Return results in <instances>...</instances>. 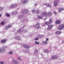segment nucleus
Segmentation results:
<instances>
[{
    "instance_id": "21",
    "label": "nucleus",
    "mask_w": 64,
    "mask_h": 64,
    "mask_svg": "<svg viewBox=\"0 0 64 64\" xmlns=\"http://www.w3.org/2000/svg\"><path fill=\"white\" fill-rule=\"evenodd\" d=\"M17 13L16 12H12V15H16Z\"/></svg>"
},
{
    "instance_id": "3",
    "label": "nucleus",
    "mask_w": 64,
    "mask_h": 64,
    "mask_svg": "<svg viewBox=\"0 0 64 64\" xmlns=\"http://www.w3.org/2000/svg\"><path fill=\"white\" fill-rule=\"evenodd\" d=\"M40 28V24L39 23H37L36 24L35 28L36 29H39Z\"/></svg>"
},
{
    "instance_id": "44",
    "label": "nucleus",
    "mask_w": 64,
    "mask_h": 64,
    "mask_svg": "<svg viewBox=\"0 0 64 64\" xmlns=\"http://www.w3.org/2000/svg\"><path fill=\"white\" fill-rule=\"evenodd\" d=\"M54 14H55V15H56V14H57V13L56 12H54Z\"/></svg>"
},
{
    "instance_id": "14",
    "label": "nucleus",
    "mask_w": 64,
    "mask_h": 64,
    "mask_svg": "<svg viewBox=\"0 0 64 64\" xmlns=\"http://www.w3.org/2000/svg\"><path fill=\"white\" fill-rule=\"evenodd\" d=\"M6 40L5 39L3 40H2L1 42H0L1 43H4L6 42Z\"/></svg>"
},
{
    "instance_id": "31",
    "label": "nucleus",
    "mask_w": 64,
    "mask_h": 64,
    "mask_svg": "<svg viewBox=\"0 0 64 64\" xmlns=\"http://www.w3.org/2000/svg\"><path fill=\"white\" fill-rule=\"evenodd\" d=\"M1 24L2 25H4L5 23H4V22H2L1 23Z\"/></svg>"
},
{
    "instance_id": "35",
    "label": "nucleus",
    "mask_w": 64,
    "mask_h": 64,
    "mask_svg": "<svg viewBox=\"0 0 64 64\" xmlns=\"http://www.w3.org/2000/svg\"><path fill=\"white\" fill-rule=\"evenodd\" d=\"M35 44H39V43L36 41L35 42Z\"/></svg>"
},
{
    "instance_id": "52",
    "label": "nucleus",
    "mask_w": 64,
    "mask_h": 64,
    "mask_svg": "<svg viewBox=\"0 0 64 64\" xmlns=\"http://www.w3.org/2000/svg\"><path fill=\"white\" fill-rule=\"evenodd\" d=\"M63 42H64V41H63Z\"/></svg>"
},
{
    "instance_id": "9",
    "label": "nucleus",
    "mask_w": 64,
    "mask_h": 64,
    "mask_svg": "<svg viewBox=\"0 0 64 64\" xmlns=\"http://www.w3.org/2000/svg\"><path fill=\"white\" fill-rule=\"evenodd\" d=\"M52 25H51L50 26H48L47 28V29H48V30H50V29H51L52 28Z\"/></svg>"
},
{
    "instance_id": "16",
    "label": "nucleus",
    "mask_w": 64,
    "mask_h": 64,
    "mask_svg": "<svg viewBox=\"0 0 64 64\" xmlns=\"http://www.w3.org/2000/svg\"><path fill=\"white\" fill-rule=\"evenodd\" d=\"M43 16H38V19H43Z\"/></svg>"
},
{
    "instance_id": "27",
    "label": "nucleus",
    "mask_w": 64,
    "mask_h": 64,
    "mask_svg": "<svg viewBox=\"0 0 64 64\" xmlns=\"http://www.w3.org/2000/svg\"><path fill=\"white\" fill-rule=\"evenodd\" d=\"M42 43L43 44H47V42H46V41H43L42 42Z\"/></svg>"
},
{
    "instance_id": "18",
    "label": "nucleus",
    "mask_w": 64,
    "mask_h": 64,
    "mask_svg": "<svg viewBox=\"0 0 64 64\" xmlns=\"http://www.w3.org/2000/svg\"><path fill=\"white\" fill-rule=\"evenodd\" d=\"M60 21L59 20H57L56 22V24H60Z\"/></svg>"
},
{
    "instance_id": "42",
    "label": "nucleus",
    "mask_w": 64,
    "mask_h": 64,
    "mask_svg": "<svg viewBox=\"0 0 64 64\" xmlns=\"http://www.w3.org/2000/svg\"><path fill=\"white\" fill-rule=\"evenodd\" d=\"M46 25V24H45V22H44V24H43L42 26H45Z\"/></svg>"
},
{
    "instance_id": "4",
    "label": "nucleus",
    "mask_w": 64,
    "mask_h": 64,
    "mask_svg": "<svg viewBox=\"0 0 64 64\" xmlns=\"http://www.w3.org/2000/svg\"><path fill=\"white\" fill-rule=\"evenodd\" d=\"M45 5L47 6L48 7H50V8H51L52 7V5L51 4H50L46 3L45 4Z\"/></svg>"
},
{
    "instance_id": "5",
    "label": "nucleus",
    "mask_w": 64,
    "mask_h": 64,
    "mask_svg": "<svg viewBox=\"0 0 64 64\" xmlns=\"http://www.w3.org/2000/svg\"><path fill=\"white\" fill-rule=\"evenodd\" d=\"M57 0H54V5L55 7L57 6Z\"/></svg>"
},
{
    "instance_id": "13",
    "label": "nucleus",
    "mask_w": 64,
    "mask_h": 64,
    "mask_svg": "<svg viewBox=\"0 0 64 64\" xmlns=\"http://www.w3.org/2000/svg\"><path fill=\"white\" fill-rule=\"evenodd\" d=\"M52 58L53 59H56L57 58V57L56 56H53L52 57Z\"/></svg>"
},
{
    "instance_id": "12",
    "label": "nucleus",
    "mask_w": 64,
    "mask_h": 64,
    "mask_svg": "<svg viewBox=\"0 0 64 64\" xmlns=\"http://www.w3.org/2000/svg\"><path fill=\"white\" fill-rule=\"evenodd\" d=\"M28 12V10H24V11L23 12V13L24 14H26V13H27V12Z\"/></svg>"
},
{
    "instance_id": "6",
    "label": "nucleus",
    "mask_w": 64,
    "mask_h": 64,
    "mask_svg": "<svg viewBox=\"0 0 64 64\" xmlns=\"http://www.w3.org/2000/svg\"><path fill=\"white\" fill-rule=\"evenodd\" d=\"M42 14L43 16H47L48 14L46 12H43L42 13Z\"/></svg>"
},
{
    "instance_id": "23",
    "label": "nucleus",
    "mask_w": 64,
    "mask_h": 64,
    "mask_svg": "<svg viewBox=\"0 0 64 64\" xmlns=\"http://www.w3.org/2000/svg\"><path fill=\"white\" fill-rule=\"evenodd\" d=\"M40 12V10H39L37 9L36 10V13H37V14H39V12Z\"/></svg>"
},
{
    "instance_id": "36",
    "label": "nucleus",
    "mask_w": 64,
    "mask_h": 64,
    "mask_svg": "<svg viewBox=\"0 0 64 64\" xmlns=\"http://www.w3.org/2000/svg\"><path fill=\"white\" fill-rule=\"evenodd\" d=\"M37 52H38V50H36L34 51V52L35 53H37Z\"/></svg>"
},
{
    "instance_id": "43",
    "label": "nucleus",
    "mask_w": 64,
    "mask_h": 64,
    "mask_svg": "<svg viewBox=\"0 0 64 64\" xmlns=\"http://www.w3.org/2000/svg\"><path fill=\"white\" fill-rule=\"evenodd\" d=\"M32 12L34 13H35V10H32Z\"/></svg>"
},
{
    "instance_id": "24",
    "label": "nucleus",
    "mask_w": 64,
    "mask_h": 64,
    "mask_svg": "<svg viewBox=\"0 0 64 64\" xmlns=\"http://www.w3.org/2000/svg\"><path fill=\"white\" fill-rule=\"evenodd\" d=\"M45 22L46 24L47 25H48L50 23L49 22Z\"/></svg>"
},
{
    "instance_id": "22",
    "label": "nucleus",
    "mask_w": 64,
    "mask_h": 64,
    "mask_svg": "<svg viewBox=\"0 0 64 64\" xmlns=\"http://www.w3.org/2000/svg\"><path fill=\"white\" fill-rule=\"evenodd\" d=\"M16 40H19L20 39V37L19 36H16Z\"/></svg>"
},
{
    "instance_id": "32",
    "label": "nucleus",
    "mask_w": 64,
    "mask_h": 64,
    "mask_svg": "<svg viewBox=\"0 0 64 64\" xmlns=\"http://www.w3.org/2000/svg\"><path fill=\"white\" fill-rule=\"evenodd\" d=\"M4 64V62L3 61H1L0 62V64Z\"/></svg>"
},
{
    "instance_id": "25",
    "label": "nucleus",
    "mask_w": 64,
    "mask_h": 64,
    "mask_svg": "<svg viewBox=\"0 0 64 64\" xmlns=\"http://www.w3.org/2000/svg\"><path fill=\"white\" fill-rule=\"evenodd\" d=\"M48 16H51L52 15V13L50 12H49L48 13Z\"/></svg>"
},
{
    "instance_id": "50",
    "label": "nucleus",
    "mask_w": 64,
    "mask_h": 64,
    "mask_svg": "<svg viewBox=\"0 0 64 64\" xmlns=\"http://www.w3.org/2000/svg\"><path fill=\"white\" fill-rule=\"evenodd\" d=\"M24 20H26H26H27V19H25V18H24Z\"/></svg>"
},
{
    "instance_id": "33",
    "label": "nucleus",
    "mask_w": 64,
    "mask_h": 64,
    "mask_svg": "<svg viewBox=\"0 0 64 64\" xmlns=\"http://www.w3.org/2000/svg\"><path fill=\"white\" fill-rule=\"evenodd\" d=\"M3 9V8L2 7H0V11H2Z\"/></svg>"
},
{
    "instance_id": "41",
    "label": "nucleus",
    "mask_w": 64,
    "mask_h": 64,
    "mask_svg": "<svg viewBox=\"0 0 64 64\" xmlns=\"http://www.w3.org/2000/svg\"><path fill=\"white\" fill-rule=\"evenodd\" d=\"M6 29H9V27L8 26H6Z\"/></svg>"
},
{
    "instance_id": "17",
    "label": "nucleus",
    "mask_w": 64,
    "mask_h": 64,
    "mask_svg": "<svg viewBox=\"0 0 64 64\" xmlns=\"http://www.w3.org/2000/svg\"><path fill=\"white\" fill-rule=\"evenodd\" d=\"M22 17H23V15L22 14L20 15V16L18 17V18L19 19H21Z\"/></svg>"
},
{
    "instance_id": "28",
    "label": "nucleus",
    "mask_w": 64,
    "mask_h": 64,
    "mask_svg": "<svg viewBox=\"0 0 64 64\" xmlns=\"http://www.w3.org/2000/svg\"><path fill=\"white\" fill-rule=\"evenodd\" d=\"M14 6L13 5V4L11 6H10V8H14Z\"/></svg>"
},
{
    "instance_id": "38",
    "label": "nucleus",
    "mask_w": 64,
    "mask_h": 64,
    "mask_svg": "<svg viewBox=\"0 0 64 64\" xmlns=\"http://www.w3.org/2000/svg\"><path fill=\"white\" fill-rule=\"evenodd\" d=\"M9 54H13V52H9Z\"/></svg>"
},
{
    "instance_id": "45",
    "label": "nucleus",
    "mask_w": 64,
    "mask_h": 64,
    "mask_svg": "<svg viewBox=\"0 0 64 64\" xmlns=\"http://www.w3.org/2000/svg\"><path fill=\"white\" fill-rule=\"evenodd\" d=\"M27 32V30H26L25 32H23V33H26V32Z\"/></svg>"
},
{
    "instance_id": "37",
    "label": "nucleus",
    "mask_w": 64,
    "mask_h": 64,
    "mask_svg": "<svg viewBox=\"0 0 64 64\" xmlns=\"http://www.w3.org/2000/svg\"><path fill=\"white\" fill-rule=\"evenodd\" d=\"M8 26V28H10L12 27V26L10 25H9Z\"/></svg>"
},
{
    "instance_id": "19",
    "label": "nucleus",
    "mask_w": 64,
    "mask_h": 64,
    "mask_svg": "<svg viewBox=\"0 0 64 64\" xmlns=\"http://www.w3.org/2000/svg\"><path fill=\"white\" fill-rule=\"evenodd\" d=\"M49 23H52V18H50L49 20Z\"/></svg>"
},
{
    "instance_id": "8",
    "label": "nucleus",
    "mask_w": 64,
    "mask_h": 64,
    "mask_svg": "<svg viewBox=\"0 0 64 64\" xmlns=\"http://www.w3.org/2000/svg\"><path fill=\"white\" fill-rule=\"evenodd\" d=\"M12 61L13 62H14V64H18V61H17V60H15L13 59L12 60Z\"/></svg>"
},
{
    "instance_id": "11",
    "label": "nucleus",
    "mask_w": 64,
    "mask_h": 64,
    "mask_svg": "<svg viewBox=\"0 0 64 64\" xmlns=\"http://www.w3.org/2000/svg\"><path fill=\"white\" fill-rule=\"evenodd\" d=\"M62 32H61L60 31H58L57 32H56L55 34H60Z\"/></svg>"
},
{
    "instance_id": "34",
    "label": "nucleus",
    "mask_w": 64,
    "mask_h": 64,
    "mask_svg": "<svg viewBox=\"0 0 64 64\" xmlns=\"http://www.w3.org/2000/svg\"><path fill=\"white\" fill-rule=\"evenodd\" d=\"M6 15L7 17H9L10 16V15L8 14H6Z\"/></svg>"
},
{
    "instance_id": "15",
    "label": "nucleus",
    "mask_w": 64,
    "mask_h": 64,
    "mask_svg": "<svg viewBox=\"0 0 64 64\" xmlns=\"http://www.w3.org/2000/svg\"><path fill=\"white\" fill-rule=\"evenodd\" d=\"M64 10V8H60L58 10V12H61L62 11H63V10Z\"/></svg>"
},
{
    "instance_id": "2",
    "label": "nucleus",
    "mask_w": 64,
    "mask_h": 64,
    "mask_svg": "<svg viewBox=\"0 0 64 64\" xmlns=\"http://www.w3.org/2000/svg\"><path fill=\"white\" fill-rule=\"evenodd\" d=\"M64 28V24H62L60 25L58 27V29L59 30H61L63 29Z\"/></svg>"
},
{
    "instance_id": "51",
    "label": "nucleus",
    "mask_w": 64,
    "mask_h": 64,
    "mask_svg": "<svg viewBox=\"0 0 64 64\" xmlns=\"http://www.w3.org/2000/svg\"><path fill=\"white\" fill-rule=\"evenodd\" d=\"M24 27H25V26H23L22 27H23V28H24Z\"/></svg>"
},
{
    "instance_id": "48",
    "label": "nucleus",
    "mask_w": 64,
    "mask_h": 64,
    "mask_svg": "<svg viewBox=\"0 0 64 64\" xmlns=\"http://www.w3.org/2000/svg\"><path fill=\"white\" fill-rule=\"evenodd\" d=\"M2 16V15L1 14H0V17H1Z\"/></svg>"
},
{
    "instance_id": "26",
    "label": "nucleus",
    "mask_w": 64,
    "mask_h": 64,
    "mask_svg": "<svg viewBox=\"0 0 64 64\" xmlns=\"http://www.w3.org/2000/svg\"><path fill=\"white\" fill-rule=\"evenodd\" d=\"M23 52H25L26 53H28V52H29V51L28 50H27L25 51V50H23Z\"/></svg>"
},
{
    "instance_id": "10",
    "label": "nucleus",
    "mask_w": 64,
    "mask_h": 64,
    "mask_svg": "<svg viewBox=\"0 0 64 64\" xmlns=\"http://www.w3.org/2000/svg\"><path fill=\"white\" fill-rule=\"evenodd\" d=\"M27 1V0H22L21 2L22 4H24L25 3H26Z\"/></svg>"
},
{
    "instance_id": "20",
    "label": "nucleus",
    "mask_w": 64,
    "mask_h": 64,
    "mask_svg": "<svg viewBox=\"0 0 64 64\" xmlns=\"http://www.w3.org/2000/svg\"><path fill=\"white\" fill-rule=\"evenodd\" d=\"M43 36L42 35H39L38 36V37L39 38H41L42 37H43Z\"/></svg>"
},
{
    "instance_id": "7",
    "label": "nucleus",
    "mask_w": 64,
    "mask_h": 64,
    "mask_svg": "<svg viewBox=\"0 0 64 64\" xmlns=\"http://www.w3.org/2000/svg\"><path fill=\"white\" fill-rule=\"evenodd\" d=\"M23 46L24 48H26V49H28V48H29V46H28L27 45H24Z\"/></svg>"
},
{
    "instance_id": "1",
    "label": "nucleus",
    "mask_w": 64,
    "mask_h": 64,
    "mask_svg": "<svg viewBox=\"0 0 64 64\" xmlns=\"http://www.w3.org/2000/svg\"><path fill=\"white\" fill-rule=\"evenodd\" d=\"M5 48H7L6 46H3L2 48L0 49V53H2L4 52L5 51Z\"/></svg>"
},
{
    "instance_id": "46",
    "label": "nucleus",
    "mask_w": 64,
    "mask_h": 64,
    "mask_svg": "<svg viewBox=\"0 0 64 64\" xmlns=\"http://www.w3.org/2000/svg\"><path fill=\"white\" fill-rule=\"evenodd\" d=\"M36 40H38V38H36L35 39Z\"/></svg>"
},
{
    "instance_id": "47",
    "label": "nucleus",
    "mask_w": 64,
    "mask_h": 64,
    "mask_svg": "<svg viewBox=\"0 0 64 64\" xmlns=\"http://www.w3.org/2000/svg\"><path fill=\"white\" fill-rule=\"evenodd\" d=\"M37 4H35V6H37Z\"/></svg>"
},
{
    "instance_id": "29",
    "label": "nucleus",
    "mask_w": 64,
    "mask_h": 64,
    "mask_svg": "<svg viewBox=\"0 0 64 64\" xmlns=\"http://www.w3.org/2000/svg\"><path fill=\"white\" fill-rule=\"evenodd\" d=\"M44 53H48V51L47 50H44Z\"/></svg>"
},
{
    "instance_id": "40",
    "label": "nucleus",
    "mask_w": 64,
    "mask_h": 64,
    "mask_svg": "<svg viewBox=\"0 0 64 64\" xmlns=\"http://www.w3.org/2000/svg\"><path fill=\"white\" fill-rule=\"evenodd\" d=\"M17 59H18V60H20V59H21V58H20V57H18L17 58Z\"/></svg>"
},
{
    "instance_id": "49",
    "label": "nucleus",
    "mask_w": 64,
    "mask_h": 64,
    "mask_svg": "<svg viewBox=\"0 0 64 64\" xmlns=\"http://www.w3.org/2000/svg\"><path fill=\"white\" fill-rule=\"evenodd\" d=\"M46 41H48V38H46Z\"/></svg>"
},
{
    "instance_id": "53",
    "label": "nucleus",
    "mask_w": 64,
    "mask_h": 64,
    "mask_svg": "<svg viewBox=\"0 0 64 64\" xmlns=\"http://www.w3.org/2000/svg\"><path fill=\"white\" fill-rule=\"evenodd\" d=\"M34 26V25H33V26Z\"/></svg>"
},
{
    "instance_id": "39",
    "label": "nucleus",
    "mask_w": 64,
    "mask_h": 64,
    "mask_svg": "<svg viewBox=\"0 0 64 64\" xmlns=\"http://www.w3.org/2000/svg\"><path fill=\"white\" fill-rule=\"evenodd\" d=\"M18 33H20V32H21V30H18L17 31Z\"/></svg>"
},
{
    "instance_id": "30",
    "label": "nucleus",
    "mask_w": 64,
    "mask_h": 64,
    "mask_svg": "<svg viewBox=\"0 0 64 64\" xmlns=\"http://www.w3.org/2000/svg\"><path fill=\"white\" fill-rule=\"evenodd\" d=\"M14 5V8H15V7H17V4H13Z\"/></svg>"
}]
</instances>
